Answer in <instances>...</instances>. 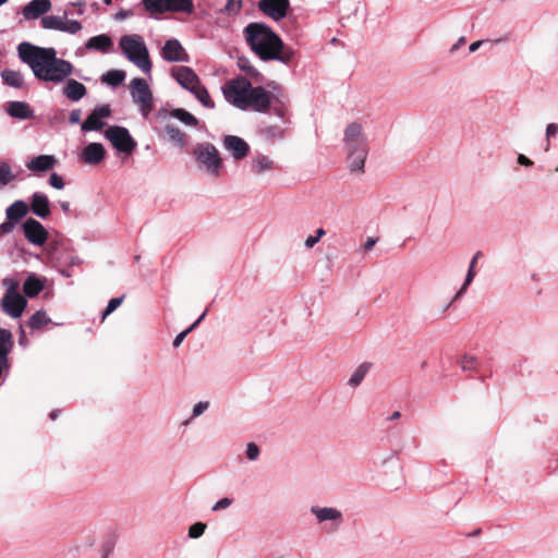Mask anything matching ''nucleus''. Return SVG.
<instances>
[{
	"mask_svg": "<svg viewBox=\"0 0 558 558\" xmlns=\"http://www.w3.org/2000/svg\"><path fill=\"white\" fill-rule=\"evenodd\" d=\"M20 60L27 64L34 76L44 83L54 85L63 83L72 75L74 66L64 59L58 58L52 47H39L27 41L17 46Z\"/></svg>",
	"mask_w": 558,
	"mask_h": 558,
	"instance_id": "f257e3e1",
	"label": "nucleus"
},
{
	"mask_svg": "<svg viewBox=\"0 0 558 558\" xmlns=\"http://www.w3.org/2000/svg\"><path fill=\"white\" fill-rule=\"evenodd\" d=\"M243 37L250 49L263 61L275 60L289 65L294 60V50L286 46L279 35L266 23H248L243 28Z\"/></svg>",
	"mask_w": 558,
	"mask_h": 558,
	"instance_id": "f03ea898",
	"label": "nucleus"
},
{
	"mask_svg": "<svg viewBox=\"0 0 558 558\" xmlns=\"http://www.w3.org/2000/svg\"><path fill=\"white\" fill-rule=\"evenodd\" d=\"M119 47L130 62L134 63L142 72L150 73L153 63L146 43L141 35L128 34L121 36Z\"/></svg>",
	"mask_w": 558,
	"mask_h": 558,
	"instance_id": "7ed1b4c3",
	"label": "nucleus"
},
{
	"mask_svg": "<svg viewBox=\"0 0 558 558\" xmlns=\"http://www.w3.org/2000/svg\"><path fill=\"white\" fill-rule=\"evenodd\" d=\"M196 161L201 168H204L207 173L218 175L221 169L222 160L219 151L211 143H198L193 151Z\"/></svg>",
	"mask_w": 558,
	"mask_h": 558,
	"instance_id": "20e7f679",
	"label": "nucleus"
},
{
	"mask_svg": "<svg viewBox=\"0 0 558 558\" xmlns=\"http://www.w3.org/2000/svg\"><path fill=\"white\" fill-rule=\"evenodd\" d=\"M251 86L252 83L246 78H236L226 83L222 93L229 104L241 110H246Z\"/></svg>",
	"mask_w": 558,
	"mask_h": 558,
	"instance_id": "39448f33",
	"label": "nucleus"
},
{
	"mask_svg": "<svg viewBox=\"0 0 558 558\" xmlns=\"http://www.w3.org/2000/svg\"><path fill=\"white\" fill-rule=\"evenodd\" d=\"M146 11L149 13H187L194 11L193 0H142Z\"/></svg>",
	"mask_w": 558,
	"mask_h": 558,
	"instance_id": "423d86ee",
	"label": "nucleus"
},
{
	"mask_svg": "<svg viewBox=\"0 0 558 558\" xmlns=\"http://www.w3.org/2000/svg\"><path fill=\"white\" fill-rule=\"evenodd\" d=\"M105 136L120 153L131 154L136 147V142L124 126L111 125L105 131Z\"/></svg>",
	"mask_w": 558,
	"mask_h": 558,
	"instance_id": "0eeeda50",
	"label": "nucleus"
},
{
	"mask_svg": "<svg viewBox=\"0 0 558 558\" xmlns=\"http://www.w3.org/2000/svg\"><path fill=\"white\" fill-rule=\"evenodd\" d=\"M131 94L133 101L140 105L142 114L147 117L153 109V94L146 81L142 77L133 78Z\"/></svg>",
	"mask_w": 558,
	"mask_h": 558,
	"instance_id": "6e6552de",
	"label": "nucleus"
},
{
	"mask_svg": "<svg viewBox=\"0 0 558 558\" xmlns=\"http://www.w3.org/2000/svg\"><path fill=\"white\" fill-rule=\"evenodd\" d=\"M343 142L347 155L355 153L359 149L368 148L367 138L363 134V126L359 122L348 124L344 130Z\"/></svg>",
	"mask_w": 558,
	"mask_h": 558,
	"instance_id": "1a4fd4ad",
	"label": "nucleus"
},
{
	"mask_svg": "<svg viewBox=\"0 0 558 558\" xmlns=\"http://www.w3.org/2000/svg\"><path fill=\"white\" fill-rule=\"evenodd\" d=\"M271 95L272 94L263 86L252 85L246 102V110L252 109L256 112H267L271 106Z\"/></svg>",
	"mask_w": 558,
	"mask_h": 558,
	"instance_id": "9d476101",
	"label": "nucleus"
},
{
	"mask_svg": "<svg viewBox=\"0 0 558 558\" xmlns=\"http://www.w3.org/2000/svg\"><path fill=\"white\" fill-rule=\"evenodd\" d=\"M258 10L275 22L281 21L288 15L290 9L289 0H259Z\"/></svg>",
	"mask_w": 558,
	"mask_h": 558,
	"instance_id": "9b49d317",
	"label": "nucleus"
},
{
	"mask_svg": "<svg viewBox=\"0 0 558 558\" xmlns=\"http://www.w3.org/2000/svg\"><path fill=\"white\" fill-rule=\"evenodd\" d=\"M22 230L26 240L33 245L43 246L48 240L47 230L34 218H27L22 223Z\"/></svg>",
	"mask_w": 558,
	"mask_h": 558,
	"instance_id": "f8f14e48",
	"label": "nucleus"
},
{
	"mask_svg": "<svg viewBox=\"0 0 558 558\" xmlns=\"http://www.w3.org/2000/svg\"><path fill=\"white\" fill-rule=\"evenodd\" d=\"M161 58L167 62H189L190 56L177 38L166 40L160 50Z\"/></svg>",
	"mask_w": 558,
	"mask_h": 558,
	"instance_id": "ddd939ff",
	"label": "nucleus"
},
{
	"mask_svg": "<svg viewBox=\"0 0 558 558\" xmlns=\"http://www.w3.org/2000/svg\"><path fill=\"white\" fill-rule=\"evenodd\" d=\"M111 114V109L109 105H100L97 106L86 118V120L82 123L81 129L83 132L88 131H98L104 125V118H108Z\"/></svg>",
	"mask_w": 558,
	"mask_h": 558,
	"instance_id": "4468645a",
	"label": "nucleus"
},
{
	"mask_svg": "<svg viewBox=\"0 0 558 558\" xmlns=\"http://www.w3.org/2000/svg\"><path fill=\"white\" fill-rule=\"evenodd\" d=\"M1 306L5 314L12 318H19L27 306V301L21 294H4L1 299Z\"/></svg>",
	"mask_w": 558,
	"mask_h": 558,
	"instance_id": "2eb2a0df",
	"label": "nucleus"
},
{
	"mask_svg": "<svg viewBox=\"0 0 558 558\" xmlns=\"http://www.w3.org/2000/svg\"><path fill=\"white\" fill-rule=\"evenodd\" d=\"M222 144L235 160L245 158L250 153V145L236 135H226Z\"/></svg>",
	"mask_w": 558,
	"mask_h": 558,
	"instance_id": "dca6fc26",
	"label": "nucleus"
},
{
	"mask_svg": "<svg viewBox=\"0 0 558 558\" xmlns=\"http://www.w3.org/2000/svg\"><path fill=\"white\" fill-rule=\"evenodd\" d=\"M171 75L178 82L180 86H182L186 90H191L198 83H201L199 77L195 73V71L190 66H178L173 68L171 71Z\"/></svg>",
	"mask_w": 558,
	"mask_h": 558,
	"instance_id": "f3484780",
	"label": "nucleus"
},
{
	"mask_svg": "<svg viewBox=\"0 0 558 558\" xmlns=\"http://www.w3.org/2000/svg\"><path fill=\"white\" fill-rule=\"evenodd\" d=\"M311 512L316 517L319 523L330 521L333 523V530H337L342 523V512L332 507L312 506Z\"/></svg>",
	"mask_w": 558,
	"mask_h": 558,
	"instance_id": "a211bd4d",
	"label": "nucleus"
},
{
	"mask_svg": "<svg viewBox=\"0 0 558 558\" xmlns=\"http://www.w3.org/2000/svg\"><path fill=\"white\" fill-rule=\"evenodd\" d=\"M31 211L39 218H47L50 215V202L43 192H35L31 197Z\"/></svg>",
	"mask_w": 558,
	"mask_h": 558,
	"instance_id": "6ab92c4d",
	"label": "nucleus"
},
{
	"mask_svg": "<svg viewBox=\"0 0 558 558\" xmlns=\"http://www.w3.org/2000/svg\"><path fill=\"white\" fill-rule=\"evenodd\" d=\"M50 9V0H32L23 8V16L26 20H34L46 14Z\"/></svg>",
	"mask_w": 558,
	"mask_h": 558,
	"instance_id": "aec40b11",
	"label": "nucleus"
},
{
	"mask_svg": "<svg viewBox=\"0 0 558 558\" xmlns=\"http://www.w3.org/2000/svg\"><path fill=\"white\" fill-rule=\"evenodd\" d=\"M270 108L274 113L283 121V123L290 122V102L287 96L272 94Z\"/></svg>",
	"mask_w": 558,
	"mask_h": 558,
	"instance_id": "412c9836",
	"label": "nucleus"
},
{
	"mask_svg": "<svg viewBox=\"0 0 558 558\" xmlns=\"http://www.w3.org/2000/svg\"><path fill=\"white\" fill-rule=\"evenodd\" d=\"M62 94L71 101L76 102L86 96L87 88L83 83L70 78L63 85Z\"/></svg>",
	"mask_w": 558,
	"mask_h": 558,
	"instance_id": "4be33fe9",
	"label": "nucleus"
},
{
	"mask_svg": "<svg viewBox=\"0 0 558 558\" xmlns=\"http://www.w3.org/2000/svg\"><path fill=\"white\" fill-rule=\"evenodd\" d=\"M106 155V150L100 143H89L82 153L83 160L88 165L99 163Z\"/></svg>",
	"mask_w": 558,
	"mask_h": 558,
	"instance_id": "5701e85b",
	"label": "nucleus"
},
{
	"mask_svg": "<svg viewBox=\"0 0 558 558\" xmlns=\"http://www.w3.org/2000/svg\"><path fill=\"white\" fill-rule=\"evenodd\" d=\"M57 163L53 155H39L26 162V167L31 171L45 172L51 170Z\"/></svg>",
	"mask_w": 558,
	"mask_h": 558,
	"instance_id": "b1692460",
	"label": "nucleus"
},
{
	"mask_svg": "<svg viewBox=\"0 0 558 558\" xmlns=\"http://www.w3.org/2000/svg\"><path fill=\"white\" fill-rule=\"evenodd\" d=\"M7 112L12 118L20 120H26L34 117V110L27 102L24 101H11L8 104Z\"/></svg>",
	"mask_w": 558,
	"mask_h": 558,
	"instance_id": "393cba45",
	"label": "nucleus"
},
{
	"mask_svg": "<svg viewBox=\"0 0 558 558\" xmlns=\"http://www.w3.org/2000/svg\"><path fill=\"white\" fill-rule=\"evenodd\" d=\"M112 45H113V41L108 35L100 34V35L90 37L87 40L85 46L89 50H97L102 53H108L111 50Z\"/></svg>",
	"mask_w": 558,
	"mask_h": 558,
	"instance_id": "a878e982",
	"label": "nucleus"
},
{
	"mask_svg": "<svg viewBox=\"0 0 558 558\" xmlns=\"http://www.w3.org/2000/svg\"><path fill=\"white\" fill-rule=\"evenodd\" d=\"M165 133L168 140L179 148H184L187 144V135L181 131L177 125L167 123L165 125Z\"/></svg>",
	"mask_w": 558,
	"mask_h": 558,
	"instance_id": "bb28decb",
	"label": "nucleus"
},
{
	"mask_svg": "<svg viewBox=\"0 0 558 558\" xmlns=\"http://www.w3.org/2000/svg\"><path fill=\"white\" fill-rule=\"evenodd\" d=\"M44 281L38 278L35 274L29 275L23 284V292L27 298L37 296L44 289Z\"/></svg>",
	"mask_w": 558,
	"mask_h": 558,
	"instance_id": "cd10ccee",
	"label": "nucleus"
},
{
	"mask_svg": "<svg viewBox=\"0 0 558 558\" xmlns=\"http://www.w3.org/2000/svg\"><path fill=\"white\" fill-rule=\"evenodd\" d=\"M368 154V148L359 149L355 153L347 155L348 165L351 171L364 172V165Z\"/></svg>",
	"mask_w": 558,
	"mask_h": 558,
	"instance_id": "c85d7f7f",
	"label": "nucleus"
},
{
	"mask_svg": "<svg viewBox=\"0 0 558 558\" xmlns=\"http://www.w3.org/2000/svg\"><path fill=\"white\" fill-rule=\"evenodd\" d=\"M13 347L12 333L10 330L0 328V361L7 363L9 353Z\"/></svg>",
	"mask_w": 558,
	"mask_h": 558,
	"instance_id": "c756f323",
	"label": "nucleus"
},
{
	"mask_svg": "<svg viewBox=\"0 0 558 558\" xmlns=\"http://www.w3.org/2000/svg\"><path fill=\"white\" fill-rule=\"evenodd\" d=\"M27 211L28 207L24 201H15L5 210L7 219L17 222L20 219L26 216Z\"/></svg>",
	"mask_w": 558,
	"mask_h": 558,
	"instance_id": "7c9ffc66",
	"label": "nucleus"
},
{
	"mask_svg": "<svg viewBox=\"0 0 558 558\" xmlns=\"http://www.w3.org/2000/svg\"><path fill=\"white\" fill-rule=\"evenodd\" d=\"M1 78L10 87L22 88L24 85V76L20 71L5 69L1 72Z\"/></svg>",
	"mask_w": 558,
	"mask_h": 558,
	"instance_id": "2f4dec72",
	"label": "nucleus"
},
{
	"mask_svg": "<svg viewBox=\"0 0 558 558\" xmlns=\"http://www.w3.org/2000/svg\"><path fill=\"white\" fill-rule=\"evenodd\" d=\"M275 168L274 161L266 155L258 154L252 159V171L263 173Z\"/></svg>",
	"mask_w": 558,
	"mask_h": 558,
	"instance_id": "473e14b6",
	"label": "nucleus"
},
{
	"mask_svg": "<svg viewBox=\"0 0 558 558\" xmlns=\"http://www.w3.org/2000/svg\"><path fill=\"white\" fill-rule=\"evenodd\" d=\"M191 94L205 107L208 109L215 108V102L213 101L207 88L198 83L194 88L190 90Z\"/></svg>",
	"mask_w": 558,
	"mask_h": 558,
	"instance_id": "72a5a7b5",
	"label": "nucleus"
},
{
	"mask_svg": "<svg viewBox=\"0 0 558 558\" xmlns=\"http://www.w3.org/2000/svg\"><path fill=\"white\" fill-rule=\"evenodd\" d=\"M481 256H482V252L478 251L472 257L470 266H469V269H468V272H466V276H465V279H464V282H463L462 287L460 288V290L457 292L454 299L460 298L466 291L468 287L473 281L474 277L476 275V272H475V265H476V263H477V260H478V258Z\"/></svg>",
	"mask_w": 558,
	"mask_h": 558,
	"instance_id": "f704fd0d",
	"label": "nucleus"
},
{
	"mask_svg": "<svg viewBox=\"0 0 558 558\" xmlns=\"http://www.w3.org/2000/svg\"><path fill=\"white\" fill-rule=\"evenodd\" d=\"M51 323L45 311H36L27 320V327L35 331Z\"/></svg>",
	"mask_w": 558,
	"mask_h": 558,
	"instance_id": "c9c22d12",
	"label": "nucleus"
},
{
	"mask_svg": "<svg viewBox=\"0 0 558 558\" xmlns=\"http://www.w3.org/2000/svg\"><path fill=\"white\" fill-rule=\"evenodd\" d=\"M169 114L170 117L178 119L180 122L187 126L196 128L199 123L195 116L183 108L173 109Z\"/></svg>",
	"mask_w": 558,
	"mask_h": 558,
	"instance_id": "e433bc0d",
	"label": "nucleus"
},
{
	"mask_svg": "<svg viewBox=\"0 0 558 558\" xmlns=\"http://www.w3.org/2000/svg\"><path fill=\"white\" fill-rule=\"evenodd\" d=\"M287 131V126L267 125L262 129V134L269 141H278L284 138Z\"/></svg>",
	"mask_w": 558,
	"mask_h": 558,
	"instance_id": "4c0bfd02",
	"label": "nucleus"
},
{
	"mask_svg": "<svg viewBox=\"0 0 558 558\" xmlns=\"http://www.w3.org/2000/svg\"><path fill=\"white\" fill-rule=\"evenodd\" d=\"M125 80V72L122 70H110L101 76V81L110 86H119Z\"/></svg>",
	"mask_w": 558,
	"mask_h": 558,
	"instance_id": "58836bf2",
	"label": "nucleus"
},
{
	"mask_svg": "<svg viewBox=\"0 0 558 558\" xmlns=\"http://www.w3.org/2000/svg\"><path fill=\"white\" fill-rule=\"evenodd\" d=\"M369 368H371L369 363H362L351 375V377L349 379V385L352 387L359 386L362 383V380L364 379V377L366 376V374L368 373Z\"/></svg>",
	"mask_w": 558,
	"mask_h": 558,
	"instance_id": "ea45409f",
	"label": "nucleus"
},
{
	"mask_svg": "<svg viewBox=\"0 0 558 558\" xmlns=\"http://www.w3.org/2000/svg\"><path fill=\"white\" fill-rule=\"evenodd\" d=\"M41 26L46 29L60 31L62 28L63 19L57 15H46L41 17Z\"/></svg>",
	"mask_w": 558,
	"mask_h": 558,
	"instance_id": "a19ab883",
	"label": "nucleus"
},
{
	"mask_svg": "<svg viewBox=\"0 0 558 558\" xmlns=\"http://www.w3.org/2000/svg\"><path fill=\"white\" fill-rule=\"evenodd\" d=\"M243 7L242 0H227L221 12L228 16H235L240 14Z\"/></svg>",
	"mask_w": 558,
	"mask_h": 558,
	"instance_id": "79ce46f5",
	"label": "nucleus"
},
{
	"mask_svg": "<svg viewBox=\"0 0 558 558\" xmlns=\"http://www.w3.org/2000/svg\"><path fill=\"white\" fill-rule=\"evenodd\" d=\"M207 314V310L205 312H203V314L185 330L181 331L180 333H178L173 340V347L174 348H178L182 341L185 339V337L194 329L196 328L199 323L205 318Z\"/></svg>",
	"mask_w": 558,
	"mask_h": 558,
	"instance_id": "37998d69",
	"label": "nucleus"
},
{
	"mask_svg": "<svg viewBox=\"0 0 558 558\" xmlns=\"http://www.w3.org/2000/svg\"><path fill=\"white\" fill-rule=\"evenodd\" d=\"M15 179L12 173L11 167L7 162L0 163V187L8 185Z\"/></svg>",
	"mask_w": 558,
	"mask_h": 558,
	"instance_id": "c03bdc74",
	"label": "nucleus"
},
{
	"mask_svg": "<svg viewBox=\"0 0 558 558\" xmlns=\"http://www.w3.org/2000/svg\"><path fill=\"white\" fill-rule=\"evenodd\" d=\"M82 29V24L76 20H63L61 32L76 34Z\"/></svg>",
	"mask_w": 558,
	"mask_h": 558,
	"instance_id": "a18cd8bd",
	"label": "nucleus"
},
{
	"mask_svg": "<svg viewBox=\"0 0 558 558\" xmlns=\"http://www.w3.org/2000/svg\"><path fill=\"white\" fill-rule=\"evenodd\" d=\"M122 301H123V296L110 299L105 311L101 314L102 318H105L106 316H108L112 312H114L121 305Z\"/></svg>",
	"mask_w": 558,
	"mask_h": 558,
	"instance_id": "49530a36",
	"label": "nucleus"
},
{
	"mask_svg": "<svg viewBox=\"0 0 558 558\" xmlns=\"http://www.w3.org/2000/svg\"><path fill=\"white\" fill-rule=\"evenodd\" d=\"M205 529H206V524H204L202 522L194 523L189 529V536L191 538H198L199 536H202L204 534Z\"/></svg>",
	"mask_w": 558,
	"mask_h": 558,
	"instance_id": "de8ad7c7",
	"label": "nucleus"
},
{
	"mask_svg": "<svg viewBox=\"0 0 558 558\" xmlns=\"http://www.w3.org/2000/svg\"><path fill=\"white\" fill-rule=\"evenodd\" d=\"M325 233H326L325 229L318 228L316 230L315 235L307 236V239L305 240V246L307 248H312L317 242H319V240L325 235Z\"/></svg>",
	"mask_w": 558,
	"mask_h": 558,
	"instance_id": "09e8293b",
	"label": "nucleus"
},
{
	"mask_svg": "<svg viewBox=\"0 0 558 558\" xmlns=\"http://www.w3.org/2000/svg\"><path fill=\"white\" fill-rule=\"evenodd\" d=\"M3 286L7 288L5 294H20L19 289V281L13 278H4L3 279Z\"/></svg>",
	"mask_w": 558,
	"mask_h": 558,
	"instance_id": "8fccbe9b",
	"label": "nucleus"
},
{
	"mask_svg": "<svg viewBox=\"0 0 558 558\" xmlns=\"http://www.w3.org/2000/svg\"><path fill=\"white\" fill-rule=\"evenodd\" d=\"M477 366V359L475 356L465 355L461 361V367L464 371H473Z\"/></svg>",
	"mask_w": 558,
	"mask_h": 558,
	"instance_id": "3c124183",
	"label": "nucleus"
},
{
	"mask_svg": "<svg viewBox=\"0 0 558 558\" xmlns=\"http://www.w3.org/2000/svg\"><path fill=\"white\" fill-rule=\"evenodd\" d=\"M240 68L244 71L248 76L253 78H257L260 73L254 68L247 60L240 62Z\"/></svg>",
	"mask_w": 558,
	"mask_h": 558,
	"instance_id": "603ef678",
	"label": "nucleus"
},
{
	"mask_svg": "<svg viewBox=\"0 0 558 558\" xmlns=\"http://www.w3.org/2000/svg\"><path fill=\"white\" fill-rule=\"evenodd\" d=\"M259 448L256 444L250 442L246 447V457L248 460H256L259 457Z\"/></svg>",
	"mask_w": 558,
	"mask_h": 558,
	"instance_id": "864d4df0",
	"label": "nucleus"
},
{
	"mask_svg": "<svg viewBox=\"0 0 558 558\" xmlns=\"http://www.w3.org/2000/svg\"><path fill=\"white\" fill-rule=\"evenodd\" d=\"M49 184L57 190H61L64 187V181H63L62 177L56 172L50 174Z\"/></svg>",
	"mask_w": 558,
	"mask_h": 558,
	"instance_id": "5fc2aeb1",
	"label": "nucleus"
},
{
	"mask_svg": "<svg viewBox=\"0 0 558 558\" xmlns=\"http://www.w3.org/2000/svg\"><path fill=\"white\" fill-rule=\"evenodd\" d=\"M15 221L9 219L0 223V236L11 233L15 227Z\"/></svg>",
	"mask_w": 558,
	"mask_h": 558,
	"instance_id": "6e6d98bb",
	"label": "nucleus"
},
{
	"mask_svg": "<svg viewBox=\"0 0 558 558\" xmlns=\"http://www.w3.org/2000/svg\"><path fill=\"white\" fill-rule=\"evenodd\" d=\"M208 407H209L208 401H199L198 403H196L194 405L192 416L196 417V416L203 414L208 409Z\"/></svg>",
	"mask_w": 558,
	"mask_h": 558,
	"instance_id": "4d7b16f0",
	"label": "nucleus"
},
{
	"mask_svg": "<svg viewBox=\"0 0 558 558\" xmlns=\"http://www.w3.org/2000/svg\"><path fill=\"white\" fill-rule=\"evenodd\" d=\"M231 504H232V499L231 498H228V497L221 498L220 500H218L214 505L213 510L214 511H219V510L227 509L228 507L231 506Z\"/></svg>",
	"mask_w": 558,
	"mask_h": 558,
	"instance_id": "13d9d810",
	"label": "nucleus"
},
{
	"mask_svg": "<svg viewBox=\"0 0 558 558\" xmlns=\"http://www.w3.org/2000/svg\"><path fill=\"white\" fill-rule=\"evenodd\" d=\"M558 133V125L556 123H549L546 126V138H547V147L549 146V140L555 137Z\"/></svg>",
	"mask_w": 558,
	"mask_h": 558,
	"instance_id": "bf43d9fd",
	"label": "nucleus"
},
{
	"mask_svg": "<svg viewBox=\"0 0 558 558\" xmlns=\"http://www.w3.org/2000/svg\"><path fill=\"white\" fill-rule=\"evenodd\" d=\"M81 118H82V110L81 109H73L70 112L69 122L71 124H77V123L81 122Z\"/></svg>",
	"mask_w": 558,
	"mask_h": 558,
	"instance_id": "052dcab7",
	"label": "nucleus"
},
{
	"mask_svg": "<svg viewBox=\"0 0 558 558\" xmlns=\"http://www.w3.org/2000/svg\"><path fill=\"white\" fill-rule=\"evenodd\" d=\"M132 15H133L132 10H120L119 12L116 13L114 19L117 21H123Z\"/></svg>",
	"mask_w": 558,
	"mask_h": 558,
	"instance_id": "680f3d73",
	"label": "nucleus"
},
{
	"mask_svg": "<svg viewBox=\"0 0 558 558\" xmlns=\"http://www.w3.org/2000/svg\"><path fill=\"white\" fill-rule=\"evenodd\" d=\"M518 162L521 165V166H525V167H531L533 166V161L531 159H529L526 156L520 154L518 156Z\"/></svg>",
	"mask_w": 558,
	"mask_h": 558,
	"instance_id": "e2e57ef3",
	"label": "nucleus"
},
{
	"mask_svg": "<svg viewBox=\"0 0 558 558\" xmlns=\"http://www.w3.org/2000/svg\"><path fill=\"white\" fill-rule=\"evenodd\" d=\"M376 243V239L374 238H368L364 244V250L365 251H371L373 248V246L375 245Z\"/></svg>",
	"mask_w": 558,
	"mask_h": 558,
	"instance_id": "0e129e2a",
	"label": "nucleus"
},
{
	"mask_svg": "<svg viewBox=\"0 0 558 558\" xmlns=\"http://www.w3.org/2000/svg\"><path fill=\"white\" fill-rule=\"evenodd\" d=\"M19 344L26 347L28 344V340L26 339L24 330L21 328V335L19 337Z\"/></svg>",
	"mask_w": 558,
	"mask_h": 558,
	"instance_id": "69168bd1",
	"label": "nucleus"
},
{
	"mask_svg": "<svg viewBox=\"0 0 558 558\" xmlns=\"http://www.w3.org/2000/svg\"><path fill=\"white\" fill-rule=\"evenodd\" d=\"M482 44H483L482 40L472 43L469 47L470 52H475L482 46Z\"/></svg>",
	"mask_w": 558,
	"mask_h": 558,
	"instance_id": "338daca9",
	"label": "nucleus"
},
{
	"mask_svg": "<svg viewBox=\"0 0 558 558\" xmlns=\"http://www.w3.org/2000/svg\"><path fill=\"white\" fill-rule=\"evenodd\" d=\"M59 205L64 214H68L70 211V203L65 201L59 202Z\"/></svg>",
	"mask_w": 558,
	"mask_h": 558,
	"instance_id": "774afa93",
	"label": "nucleus"
}]
</instances>
